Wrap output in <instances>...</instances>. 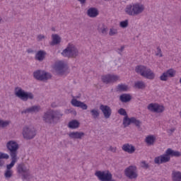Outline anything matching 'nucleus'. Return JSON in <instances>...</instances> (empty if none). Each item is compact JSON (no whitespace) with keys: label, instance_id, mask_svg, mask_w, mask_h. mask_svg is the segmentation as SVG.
<instances>
[{"label":"nucleus","instance_id":"20","mask_svg":"<svg viewBox=\"0 0 181 181\" xmlns=\"http://www.w3.org/2000/svg\"><path fill=\"white\" fill-rule=\"evenodd\" d=\"M86 134L83 132H71L69 134V138L71 139H83Z\"/></svg>","mask_w":181,"mask_h":181},{"label":"nucleus","instance_id":"25","mask_svg":"<svg viewBox=\"0 0 181 181\" xmlns=\"http://www.w3.org/2000/svg\"><path fill=\"white\" fill-rule=\"evenodd\" d=\"M52 42L49 43L50 46H56V45H59L62 42V37L57 34H52Z\"/></svg>","mask_w":181,"mask_h":181},{"label":"nucleus","instance_id":"49","mask_svg":"<svg viewBox=\"0 0 181 181\" xmlns=\"http://www.w3.org/2000/svg\"><path fill=\"white\" fill-rule=\"evenodd\" d=\"M2 22V17H0V23Z\"/></svg>","mask_w":181,"mask_h":181},{"label":"nucleus","instance_id":"26","mask_svg":"<svg viewBox=\"0 0 181 181\" xmlns=\"http://www.w3.org/2000/svg\"><path fill=\"white\" fill-rule=\"evenodd\" d=\"M68 128L70 129H77L80 128V122L77 119H72L68 123Z\"/></svg>","mask_w":181,"mask_h":181},{"label":"nucleus","instance_id":"9","mask_svg":"<svg viewBox=\"0 0 181 181\" xmlns=\"http://www.w3.org/2000/svg\"><path fill=\"white\" fill-rule=\"evenodd\" d=\"M53 73L57 76H66L67 74V65L63 61L55 63L53 66Z\"/></svg>","mask_w":181,"mask_h":181},{"label":"nucleus","instance_id":"34","mask_svg":"<svg viewBox=\"0 0 181 181\" xmlns=\"http://www.w3.org/2000/svg\"><path fill=\"white\" fill-rule=\"evenodd\" d=\"M129 88L126 84L122 83L117 86V91H128Z\"/></svg>","mask_w":181,"mask_h":181},{"label":"nucleus","instance_id":"45","mask_svg":"<svg viewBox=\"0 0 181 181\" xmlns=\"http://www.w3.org/2000/svg\"><path fill=\"white\" fill-rule=\"evenodd\" d=\"M78 2H80V4L83 5V4H86V1H87V0H78Z\"/></svg>","mask_w":181,"mask_h":181},{"label":"nucleus","instance_id":"6","mask_svg":"<svg viewBox=\"0 0 181 181\" xmlns=\"http://www.w3.org/2000/svg\"><path fill=\"white\" fill-rule=\"evenodd\" d=\"M6 148L10 151L11 160L18 161V149H19L18 142L13 140L9 141L6 144Z\"/></svg>","mask_w":181,"mask_h":181},{"label":"nucleus","instance_id":"44","mask_svg":"<svg viewBox=\"0 0 181 181\" xmlns=\"http://www.w3.org/2000/svg\"><path fill=\"white\" fill-rule=\"evenodd\" d=\"M109 151H110V152H113L114 153H115L117 152V147L110 146L109 148Z\"/></svg>","mask_w":181,"mask_h":181},{"label":"nucleus","instance_id":"35","mask_svg":"<svg viewBox=\"0 0 181 181\" xmlns=\"http://www.w3.org/2000/svg\"><path fill=\"white\" fill-rule=\"evenodd\" d=\"M132 117L129 118L128 117V116H126L124 117L123 119V125L124 127V128H127V127H129V125H131L132 121Z\"/></svg>","mask_w":181,"mask_h":181},{"label":"nucleus","instance_id":"14","mask_svg":"<svg viewBox=\"0 0 181 181\" xmlns=\"http://www.w3.org/2000/svg\"><path fill=\"white\" fill-rule=\"evenodd\" d=\"M17 162L18 161L16 160H11V163L6 165V169L4 171V177L6 180H9V179L13 176V170H12V168L15 166V163Z\"/></svg>","mask_w":181,"mask_h":181},{"label":"nucleus","instance_id":"21","mask_svg":"<svg viewBox=\"0 0 181 181\" xmlns=\"http://www.w3.org/2000/svg\"><path fill=\"white\" fill-rule=\"evenodd\" d=\"M71 103L74 107H79V108H81L82 110H87V108H88L87 105L81 101L77 100V99H75L74 98L71 100Z\"/></svg>","mask_w":181,"mask_h":181},{"label":"nucleus","instance_id":"4","mask_svg":"<svg viewBox=\"0 0 181 181\" xmlns=\"http://www.w3.org/2000/svg\"><path fill=\"white\" fill-rule=\"evenodd\" d=\"M135 71L137 74H139L141 77H144V78H147L148 80H154L155 77H156L155 72L146 66L138 65L135 68Z\"/></svg>","mask_w":181,"mask_h":181},{"label":"nucleus","instance_id":"47","mask_svg":"<svg viewBox=\"0 0 181 181\" xmlns=\"http://www.w3.org/2000/svg\"><path fill=\"white\" fill-rule=\"evenodd\" d=\"M28 53H33V49H29L27 50Z\"/></svg>","mask_w":181,"mask_h":181},{"label":"nucleus","instance_id":"10","mask_svg":"<svg viewBox=\"0 0 181 181\" xmlns=\"http://www.w3.org/2000/svg\"><path fill=\"white\" fill-rule=\"evenodd\" d=\"M17 173L22 176L23 179H28L30 177V168L27 166L24 163H21L17 165Z\"/></svg>","mask_w":181,"mask_h":181},{"label":"nucleus","instance_id":"48","mask_svg":"<svg viewBox=\"0 0 181 181\" xmlns=\"http://www.w3.org/2000/svg\"><path fill=\"white\" fill-rule=\"evenodd\" d=\"M72 112L74 114V115L77 114V112L75 110H73Z\"/></svg>","mask_w":181,"mask_h":181},{"label":"nucleus","instance_id":"17","mask_svg":"<svg viewBox=\"0 0 181 181\" xmlns=\"http://www.w3.org/2000/svg\"><path fill=\"white\" fill-rule=\"evenodd\" d=\"M148 110L152 112H163L165 111V107L156 103H151L148 106Z\"/></svg>","mask_w":181,"mask_h":181},{"label":"nucleus","instance_id":"41","mask_svg":"<svg viewBox=\"0 0 181 181\" xmlns=\"http://www.w3.org/2000/svg\"><path fill=\"white\" fill-rule=\"evenodd\" d=\"M45 39H46V36H45L44 35L40 34L37 36V42H43Z\"/></svg>","mask_w":181,"mask_h":181},{"label":"nucleus","instance_id":"23","mask_svg":"<svg viewBox=\"0 0 181 181\" xmlns=\"http://www.w3.org/2000/svg\"><path fill=\"white\" fill-rule=\"evenodd\" d=\"M96 29L98 33H101L102 35H107V32H108V28L103 23H98L96 25Z\"/></svg>","mask_w":181,"mask_h":181},{"label":"nucleus","instance_id":"16","mask_svg":"<svg viewBox=\"0 0 181 181\" xmlns=\"http://www.w3.org/2000/svg\"><path fill=\"white\" fill-rule=\"evenodd\" d=\"M175 76H176V71H175V69H170L161 74L160 76V80L161 81H168L169 78L175 77Z\"/></svg>","mask_w":181,"mask_h":181},{"label":"nucleus","instance_id":"15","mask_svg":"<svg viewBox=\"0 0 181 181\" xmlns=\"http://www.w3.org/2000/svg\"><path fill=\"white\" fill-rule=\"evenodd\" d=\"M119 80V76L114 74H107L102 76V81L105 84H110L111 83H115Z\"/></svg>","mask_w":181,"mask_h":181},{"label":"nucleus","instance_id":"32","mask_svg":"<svg viewBox=\"0 0 181 181\" xmlns=\"http://www.w3.org/2000/svg\"><path fill=\"white\" fill-rule=\"evenodd\" d=\"M90 115L93 119H97L100 117V110L97 108L90 110Z\"/></svg>","mask_w":181,"mask_h":181},{"label":"nucleus","instance_id":"46","mask_svg":"<svg viewBox=\"0 0 181 181\" xmlns=\"http://www.w3.org/2000/svg\"><path fill=\"white\" fill-rule=\"evenodd\" d=\"M124 49H125V46H122L121 47H120V49H119V51L121 52H124Z\"/></svg>","mask_w":181,"mask_h":181},{"label":"nucleus","instance_id":"22","mask_svg":"<svg viewBox=\"0 0 181 181\" xmlns=\"http://www.w3.org/2000/svg\"><path fill=\"white\" fill-rule=\"evenodd\" d=\"M98 15H100V11L95 7H90L87 11V16L89 18H97Z\"/></svg>","mask_w":181,"mask_h":181},{"label":"nucleus","instance_id":"12","mask_svg":"<svg viewBox=\"0 0 181 181\" xmlns=\"http://www.w3.org/2000/svg\"><path fill=\"white\" fill-rule=\"evenodd\" d=\"M95 176L100 181H115L112 180V175L108 171H96Z\"/></svg>","mask_w":181,"mask_h":181},{"label":"nucleus","instance_id":"30","mask_svg":"<svg viewBox=\"0 0 181 181\" xmlns=\"http://www.w3.org/2000/svg\"><path fill=\"white\" fill-rule=\"evenodd\" d=\"M172 180L173 181H181V172L173 171L172 172Z\"/></svg>","mask_w":181,"mask_h":181},{"label":"nucleus","instance_id":"43","mask_svg":"<svg viewBox=\"0 0 181 181\" xmlns=\"http://www.w3.org/2000/svg\"><path fill=\"white\" fill-rule=\"evenodd\" d=\"M120 28H127L128 26L127 20L120 22Z\"/></svg>","mask_w":181,"mask_h":181},{"label":"nucleus","instance_id":"1","mask_svg":"<svg viewBox=\"0 0 181 181\" xmlns=\"http://www.w3.org/2000/svg\"><path fill=\"white\" fill-rule=\"evenodd\" d=\"M62 117V111L49 109L43 113L42 118L45 124L52 125V124H57Z\"/></svg>","mask_w":181,"mask_h":181},{"label":"nucleus","instance_id":"28","mask_svg":"<svg viewBox=\"0 0 181 181\" xmlns=\"http://www.w3.org/2000/svg\"><path fill=\"white\" fill-rule=\"evenodd\" d=\"M45 56L46 52L43 50L38 51L35 54V60H38V62H43V60H45Z\"/></svg>","mask_w":181,"mask_h":181},{"label":"nucleus","instance_id":"7","mask_svg":"<svg viewBox=\"0 0 181 181\" xmlns=\"http://www.w3.org/2000/svg\"><path fill=\"white\" fill-rule=\"evenodd\" d=\"M15 95L21 99L22 101H28V100H33L35 95L32 92H27L22 88L17 87L15 88Z\"/></svg>","mask_w":181,"mask_h":181},{"label":"nucleus","instance_id":"8","mask_svg":"<svg viewBox=\"0 0 181 181\" xmlns=\"http://www.w3.org/2000/svg\"><path fill=\"white\" fill-rule=\"evenodd\" d=\"M22 135L27 141L33 139L36 136V129L30 124L25 125L23 127Z\"/></svg>","mask_w":181,"mask_h":181},{"label":"nucleus","instance_id":"39","mask_svg":"<svg viewBox=\"0 0 181 181\" xmlns=\"http://www.w3.org/2000/svg\"><path fill=\"white\" fill-rule=\"evenodd\" d=\"M132 124H134V125H136V127H141V121H139V119H136V118L135 117H132Z\"/></svg>","mask_w":181,"mask_h":181},{"label":"nucleus","instance_id":"3","mask_svg":"<svg viewBox=\"0 0 181 181\" xmlns=\"http://www.w3.org/2000/svg\"><path fill=\"white\" fill-rule=\"evenodd\" d=\"M144 11L145 6L140 3L128 4L124 8L126 15H129V16H138V15L144 13Z\"/></svg>","mask_w":181,"mask_h":181},{"label":"nucleus","instance_id":"29","mask_svg":"<svg viewBox=\"0 0 181 181\" xmlns=\"http://www.w3.org/2000/svg\"><path fill=\"white\" fill-rule=\"evenodd\" d=\"M134 88H138V90H145V88H146V84L142 81H138L134 83Z\"/></svg>","mask_w":181,"mask_h":181},{"label":"nucleus","instance_id":"40","mask_svg":"<svg viewBox=\"0 0 181 181\" xmlns=\"http://www.w3.org/2000/svg\"><path fill=\"white\" fill-rule=\"evenodd\" d=\"M117 112L119 114V115H123V117H128V114H127V111L124 108H120Z\"/></svg>","mask_w":181,"mask_h":181},{"label":"nucleus","instance_id":"2","mask_svg":"<svg viewBox=\"0 0 181 181\" xmlns=\"http://www.w3.org/2000/svg\"><path fill=\"white\" fill-rule=\"evenodd\" d=\"M180 156V152L173 150L172 148H168L165 151V154L155 157L154 163H156V165H162V163H168V162H170V156H175L178 158Z\"/></svg>","mask_w":181,"mask_h":181},{"label":"nucleus","instance_id":"24","mask_svg":"<svg viewBox=\"0 0 181 181\" xmlns=\"http://www.w3.org/2000/svg\"><path fill=\"white\" fill-rule=\"evenodd\" d=\"M122 149L124 152H127V153H134V152H135V146L129 144H124L122 147Z\"/></svg>","mask_w":181,"mask_h":181},{"label":"nucleus","instance_id":"42","mask_svg":"<svg viewBox=\"0 0 181 181\" xmlns=\"http://www.w3.org/2000/svg\"><path fill=\"white\" fill-rule=\"evenodd\" d=\"M156 56H158V57H163V54H162V49H160L159 47L157 48V51L156 52Z\"/></svg>","mask_w":181,"mask_h":181},{"label":"nucleus","instance_id":"36","mask_svg":"<svg viewBox=\"0 0 181 181\" xmlns=\"http://www.w3.org/2000/svg\"><path fill=\"white\" fill-rule=\"evenodd\" d=\"M11 124V120H4L0 118V128H6Z\"/></svg>","mask_w":181,"mask_h":181},{"label":"nucleus","instance_id":"37","mask_svg":"<svg viewBox=\"0 0 181 181\" xmlns=\"http://www.w3.org/2000/svg\"><path fill=\"white\" fill-rule=\"evenodd\" d=\"M118 35V29L112 27L109 30V35L110 36H117Z\"/></svg>","mask_w":181,"mask_h":181},{"label":"nucleus","instance_id":"27","mask_svg":"<svg viewBox=\"0 0 181 181\" xmlns=\"http://www.w3.org/2000/svg\"><path fill=\"white\" fill-rule=\"evenodd\" d=\"M145 142L148 146H152L156 142V136L153 135H148L145 139Z\"/></svg>","mask_w":181,"mask_h":181},{"label":"nucleus","instance_id":"31","mask_svg":"<svg viewBox=\"0 0 181 181\" xmlns=\"http://www.w3.org/2000/svg\"><path fill=\"white\" fill-rule=\"evenodd\" d=\"M2 159H9V155L0 152V167H2L4 165H5V161Z\"/></svg>","mask_w":181,"mask_h":181},{"label":"nucleus","instance_id":"18","mask_svg":"<svg viewBox=\"0 0 181 181\" xmlns=\"http://www.w3.org/2000/svg\"><path fill=\"white\" fill-rule=\"evenodd\" d=\"M42 111L40 105H33L21 112V114H37Z\"/></svg>","mask_w":181,"mask_h":181},{"label":"nucleus","instance_id":"5","mask_svg":"<svg viewBox=\"0 0 181 181\" xmlns=\"http://www.w3.org/2000/svg\"><path fill=\"white\" fill-rule=\"evenodd\" d=\"M62 55L64 57L68 58L77 57L78 56V49H77V47L73 42H69L62 51Z\"/></svg>","mask_w":181,"mask_h":181},{"label":"nucleus","instance_id":"11","mask_svg":"<svg viewBox=\"0 0 181 181\" xmlns=\"http://www.w3.org/2000/svg\"><path fill=\"white\" fill-rule=\"evenodd\" d=\"M33 77L39 81H47V80L52 78V74L46 71L37 70L33 72Z\"/></svg>","mask_w":181,"mask_h":181},{"label":"nucleus","instance_id":"38","mask_svg":"<svg viewBox=\"0 0 181 181\" xmlns=\"http://www.w3.org/2000/svg\"><path fill=\"white\" fill-rule=\"evenodd\" d=\"M140 166L143 169H149V163H148L146 160L141 161Z\"/></svg>","mask_w":181,"mask_h":181},{"label":"nucleus","instance_id":"19","mask_svg":"<svg viewBox=\"0 0 181 181\" xmlns=\"http://www.w3.org/2000/svg\"><path fill=\"white\" fill-rule=\"evenodd\" d=\"M100 110L103 112L106 119H108V118L111 117V114H112V110H111V107H110V106L108 105H100Z\"/></svg>","mask_w":181,"mask_h":181},{"label":"nucleus","instance_id":"33","mask_svg":"<svg viewBox=\"0 0 181 181\" xmlns=\"http://www.w3.org/2000/svg\"><path fill=\"white\" fill-rule=\"evenodd\" d=\"M119 100L122 103H128V101H131V95L129 94H122L120 95Z\"/></svg>","mask_w":181,"mask_h":181},{"label":"nucleus","instance_id":"13","mask_svg":"<svg viewBox=\"0 0 181 181\" xmlns=\"http://www.w3.org/2000/svg\"><path fill=\"white\" fill-rule=\"evenodd\" d=\"M124 175L129 179H136L138 177V173H136V166L130 165L124 170Z\"/></svg>","mask_w":181,"mask_h":181}]
</instances>
